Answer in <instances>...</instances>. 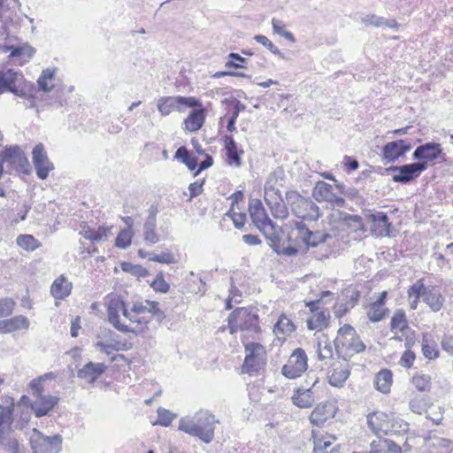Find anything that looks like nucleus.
I'll return each instance as SVG.
<instances>
[{
	"label": "nucleus",
	"mask_w": 453,
	"mask_h": 453,
	"mask_svg": "<svg viewBox=\"0 0 453 453\" xmlns=\"http://www.w3.org/2000/svg\"><path fill=\"white\" fill-rule=\"evenodd\" d=\"M219 420L208 411L201 410L193 417L181 418L179 430L199 438L204 443H210L214 439L215 425Z\"/></svg>",
	"instance_id": "nucleus-1"
},
{
	"label": "nucleus",
	"mask_w": 453,
	"mask_h": 453,
	"mask_svg": "<svg viewBox=\"0 0 453 453\" xmlns=\"http://www.w3.org/2000/svg\"><path fill=\"white\" fill-rule=\"evenodd\" d=\"M229 333L246 331L251 334L260 332L259 317L252 309L241 307L235 309L227 319Z\"/></svg>",
	"instance_id": "nucleus-2"
},
{
	"label": "nucleus",
	"mask_w": 453,
	"mask_h": 453,
	"mask_svg": "<svg viewBox=\"0 0 453 453\" xmlns=\"http://www.w3.org/2000/svg\"><path fill=\"white\" fill-rule=\"evenodd\" d=\"M286 200L292 213L299 219L316 221L320 217L319 206L311 199L301 196L297 191L286 192Z\"/></svg>",
	"instance_id": "nucleus-3"
},
{
	"label": "nucleus",
	"mask_w": 453,
	"mask_h": 453,
	"mask_svg": "<svg viewBox=\"0 0 453 453\" xmlns=\"http://www.w3.org/2000/svg\"><path fill=\"white\" fill-rule=\"evenodd\" d=\"M367 425L376 434H393L408 429L407 423L395 421L391 415L381 411L368 414Z\"/></svg>",
	"instance_id": "nucleus-4"
},
{
	"label": "nucleus",
	"mask_w": 453,
	"mask_h": 453,
	"mask_svg": "<svg viewBox=\"0 0 453 453\" xmlns=\"http://www.w3.org/2000/svg\"><path fill=\"white\" fill-rule=\"evenodd\" d=\"M0 159L4 166L5 173L13 172L28 173L30 165L23 150L18 146H9L0 152Z\"/></svg>",
	"instance_id": "nucleus-5"
},
{
	"label": "nucleus",
	"mask_w": 453,
	"mask_h": 453,
	"mask_svg": "<svg viewBox=\"0 0 453 453\" xmlns=\"http://www.w3.org/2000/svg\"><path fill=\"white\" fill-rule=\"evenodd\" d=\"M334 343L336 350H346L350 355L363 352L365 349V343L354 327L349 325H344L338 330V335Z\"/></svg>",
	"instance_id": "nucleus-6"
},
{
	"label": "nucleus",
	"mask_w": 453,
	"mask_h": 453,
	"mask_svg": "<svg viewBox=\"0 0 453 453\" xmlns=\"http://www.w3.org/2000/svg\"><path fill=\"white\" fill-rule=\"evenodd\" d=\"M275 180L274 175H271L267 179L265 184V201L274 218L285 219L288 216V210L280 191L274 187L273 181Z\"/></svg>",
	"instance_id": "nucleus-7"
},
{
	"label": "nucleus",
	"mask_w": 453,
	"mask_h": 453,
	"mask_svg": "<svg viewBox=\"0 0 453 453\" xmlns=\"http://www.w3.org/2000/svg\"><path fill=\"white\" fill-rule=\"evenodd\" d=\"M198 99L192 96H161L157 99V107L162 116L169 115L173 111H184L187 108L200 106Z\"/></svg>",
	"instance_id": "nucleus-8"
},
{
	"label": "nucleus",
	"mask_w": 453,
	"mask_h": 453,
	"mask_svg": "<svg viewBox=\"0 0 453 453\" xmlns=\"http://www.w3.org/2000/svg\"><path fill=\"white\" fill-rule=\"evenodd\" d=\"M29 443L33 453H58L61 450L62 437L59 434L46 436L34 428Z\"/></svg>",
	"instance_id": "nucleus-9"
},
{
	"label": "nucleus",
	"mask_w": 453,
	"mask_h": 453,
	"mask_svg": "<svg viewBox=\"0 0 453 453\" xmlns=\"http://www.w3.org/2000/svg\"><path fill=\"white\" fill-rule=\"evenodd\" d=\"M245 359L242 369L247 373L258 372L266 361V351L265 347L257 342H248L245 344Z\"/></svg>",
	"instance_id": "nucleus-10"
},
{
	"label": "nucleus",
	"mask_w": 453,
	"mask_h": 453,
	"mask_svg": "<svg viewBox=\"0 0 453 453\" xmlns=\"http://www.w3.org/2000/svg\"><path fill=\"white\" fill-rule=\"evenodd\" d=\"M307 355L301 349H296L289 357L287 364L283 365L281 372L288 379H296L300 377L307 370Z\"/></svg>",
	"instance_id": "nucleus-11"
},
{
	"label": "nucleus",
	"mask_w": 453,
	"mask_h": 453,
	"mask_svg": "<svg viewBox=\"0 0 453 453\" xmlns=\"http://www.w3.org/2000/svg\"><path fill=\"white\" fill-rule=\"evenodd\" d=\"M32 160L36 175L41 180H45L50 172L54 169V165L50 161L42 143L36 144L33 149Z\"/></svg>",
	"instance_id": "nucleus-12"
},
{
	"label": "nucleus",
	"mask_w": 453,
	"mask_h": 453,
	"mask_svg": "<svg viewBox=\"0 0 453 453\" xmlns=\"http://www.w3.org/2000/svg\"><path fill=\"white\" fill-rule=\"evenodd\" d=\"M301 226L302 221H294L290 223L291 230L288 233L287 242H280V250L277 254H283L285 256H295L299 252V248L303 244L301 241Z\"/></svg>",
	"instance_id": "nucleus-13"
},
{
	"label": "nucleus",
	"mask_w": 453,
	"mask_h": 453,
	"mask_svg": "<svg viewBox=\"0 0 453 453\" xmlns=\"http://www.w3.org/2000/svg\"><path fill=\"white\" fill-rule=\"evenodd\" d=\"M445 153L442 151L441 145L438 142H429L418 146L412 158L417 161L426 160V162H434L435 160L445 159Z\"/></svg>",
	"instance_id": "nucleus-14"
},
{
	"label": "nucleus",
	"mask_w": 453,
	"mask_h": 453,
	"mask_svg": "<svg viewBox=\"0 0 453 453\" xmlns=\"http://www.w3.org/2000/svg\"><path fill=\"white\" fill-rule=\"evenodd\" d=\"M127 311V304L120 296H114L110 300L107 308L108 319L118 331L128 330L127 325L121 323L119 320V313L121 312L122 315L125 316Z\"/></svg>",
	"instance_id": "nucleus-15"
},
{
	"label": "nucleus",
	"mask_w": 453,
	"mask_h": 453,
	"mask_svg": "<svg viewBox=\"0 0 453 453\" xmlns=\"http://www.w3.org/2000/svg\"><path fill=\"white\" fill-rule=\"evenodd\" d=\"M411 143L406 140L389 142L382 148V157L386 163H395L411 150Z\"/></svg>",
	"instance_id": "nucleus-16"
},
{
	"label": "nucleus",
	"mask_w": 453,
	"mask_h": 453,
	"mask_svg": "<svg viewBox=\"0 0 453 453\" xmlns=\"http://www.w3.org/2000/svg\"><path fill=\"white\" fill-rule=\"evenodd\" d=\"M312 196L318 202H329L336 205H342L344 203V200L333 192L332 185L323 180L316 183Z\"/></svg>",
	"instance_id": "nucleus-17"
},
{
	"label": "nucleus",
	"mask_w": 453,
	"mask_h": 453,
	"mask_svg": "<svg viewBox=\"0 0 453 453\" xmlns=\"http://www.w3.org/2000/svg\"><path fill=\"white\" fill-rule=\"evenodd\" d=\"M367 219L372 223V231L377 236H389L391 222L388 215L383 211H375L367 215Z\"/></svg>",
	"instance_id": "nucleus-18"
},
{
	"label": "nucleus",
	"mask_w": 453,
	"mask_h": 453,
	"mask_svg": "<svg viewBox=\"0 0 453 453\" xmlns=\"http://www.w3.org/2000/svg\"><path fill=\"white\" fill-rule=\"evenodd\" d=\"M22 447V443L12 428L10 430L0 429L1 450L6 453H21Z\"/></svg>",
	"instance_id": "nucleus-19"
},
{
	"label": "nucleus",
	"mask_w": 453,
	"mask_h": 453,
	"mask_svg": "<svg viewBox=\"0 0 453 453\" xmlns=\"http://www.w3.org/2000/svg\"><path fill=\"white\" fill-rule=\"evenodd\" d=\"M59 398L50 395H40L36 396L31 403V409L34 411L36 418L48 415L58 403Z\"/></svg>",
	"instance_id": "nucleus-20"
},
{
	"label": "nucleus",
	"mask_w": 453,
	"mask_h": 453,
	"mask_svg": "<svg viewBox=\"0 0 453 453\" xmlns=\"http://www.w3.org/2000/svg\"><path fill=\"white\" fill-rule=\"evenodd\" d=\"M300 229L301 241L303 245H304L307 249L310 247H317L320 243L325 242L328 238H331L329 234L319 230H310L303 221Z\"/></svg>",
	"instance_id": "nucleus-21"
},
{
	"label": "nucleus",
	"mask_w": 453,
	"mask_h": 453,
	"mask_svg": "<svg viewBox=\"0 0 453 453\" xmlns=\"http://www.w3.org/2000/svg\"><path fill=\"white\" fill-rule=\"evenodd\" d=\"M106 370L104 363L88 362L77 372V377L93 384Z\"/></svg>",
	"instance_id": "nucleus-22"
},
{
	"label": "nucleus",
	"mask_w": 453,
	"mask_h": 453,
	"mask_svg": "<svg viewBox=\"0 0 453 453\" xmlns=\"http://www.w3.org/2000/svg\"><path fill=\"white\" fill-rule=\"evenodd\" d=\"M258 230L265 235V239L269 242L270 247L276 253H278V250H280L281 242V227H280L276 223H274L272 220L267 221V224L262 226V227L259 228Z\"/></svg>",
	"instance_id": "nucleus-23"
},
{
	"label": "nucleus",
	"mask_w": 453,
	"mask_h": 453,
	"mask_svg": "<svg viewBox=\"0 0 453 453\" xmlns=\"http://www.w3.org/2000/svg\"><path fill=\"white\" fill-rule=\"evenodd\" d=\"M388 173H394L392 180L402 184H407L417 179L411 164H405L400 166L392 165L386 168Z\"/></svg>",
	"instance_id": "nucleus-24"
},
{
	"label": "nucleus",
	"mask_w": 453,
	"mask_h": 453,
	"mask_svg": "<svg viewBox=\"0 0 453 453\" xmlns=\"http://www.w3.org/2000/svg\"><path fill=\"white\" fill-rule=\"evenodd\" d=\"M426 453H451L453 441L449 439L430 436L426 440Z\"/></svg>",
	"instance_id": "nucleus-25"
},
{
	"label": "nucleus",
	"mask_w": 453,
	"mask_h": 453,
	"mask_svg": "<svg viewBox=\"0 0 453 453\" xmlns=\"http://www.w3.org/2000/svg\"><path fill=\"white\" fill-rule=\"evenodd\" d=\"M249 211L252 222L257 229L267 224V221H272L260 200H252L249 205Z\"/></svg>",
	"instance_id": "nucleus-26"
},
{
	"label": "nucleus",
	"mask_w": 453,
	"mask_h": 453,
	"mask_svg": "<svg viewBox=\"0 0 453 453\" xmlns=\"http://www.w3.org/2000/svg\"><path fill=\"white\" fill-rule=\"evenodd\" d=\"M28 327L29 320L27 317L22 315L0 320V334L11 333L19 329H27Z\"/></svg>",
	"instance_id": "nucleus-27"
},
{
	"label": "nucleus",
	"mask_w": 453,
	"mask_h": 453,
	"mask_svg": "<svg viewBox=\"0 0 453 453\" xmlns=\"http://www.w3.org/2000/svg\"><path fill=\"white\" fill-rule=\"evenodd\" d=\"M204 119V111L201 104L200 106L193 108L187 119L184 120L185 129L190 132H196L203 127Z\"/></svg>",
	"instance_id": "nucleus-28"
},
{
	"label": "nucleus",
	"mask_w": 453,
	"mask_h": 453,
	"mask_svg": "<svg viewBox=\"0 0 453 453\" xmlns=\"http://www.w3.org/2000/svg\"><path fill=\"white\" fill-rule=\"evenodd\" d=\"M127 319L130 321L131 324H134V326H129L127 325V331H120L121 333H133L135 335L142 334L145 327H147L148 323L150 322V319H147L144 316H140L138 313L134 312L132 310L127 311V314L124 316Z\"/></svg>",
	"instance_id": "nucleus-29"
},
{
	"label": "nucleus",
	"mask_w": 453,
	"mask_h": 453,
	"mask_svg": "<svg viewBox=\"0 0 453 453\" xmlns=\"http://www.w3.org/2000/svg\"><path fill=\"white\" fill-rule=\"evenodd\" d=\"M422 301L429 306L432 311L437 312L442 308L445 298L434 287L428 286Z\"/></svg>",
	"instance_id": "nucleus-30"
},
{
	"label": "nucleus",
	"mask_w": 453,
	"mask_h": 453,
	"mask_svg": "<svg viewBox=\"0 0 453 453\" xmlns=\"http://www.w3.org/2000/svg\"><path fill=\"white\" fill-rule=\"evenodd\" d=\"M224 142L228 164L240 167L242 165L241 155L243 154V150L238 149L233 136L226 135Z\"/></svg>",
	"instance_id": "nucleus-31"
},
{
	"label": "nucleus",
	"mask_w": 453,
	"mask_h": 453,
	"mask_svg": "<svg viewBox=\"0 0 453 453\" xmlns=\"http://www.w3.org/2000/svg\"><path fill=\"white\" fill-rule=\"evenodd\" d=\"M72 288V283L61 275L53 281L50 293L56 299L63 300L71 294Z\"/></svg>",
	"instance_id": "nucleus-32"
},
{
	"label": "nucleus",
	"mask_w": 453,
	"mask_h": 453,
	"mask_svg": "<svg viewBox=\"0 0 453 453\" xmlns=\"http://www.w3.org/2000/svg\"><path fill=\"white\" fill-rule=\"evenodd\" d=\"M292 402L299 408L312 406L314 398L311 388H296L292 395Z\"/></svg>",
	"instance_id": "nucleus-33"
},
{
	"label": "nucleus",
	"mask_w": 453,
	"mask_h": 453,
	"mask_svg": "<svg viewBox=\"0 0 453 453\" xmlns=\"http://www.w3.org/2000/svg\"><path fill=\"white\" fill-rule=\"evenodd\" d=\"M333 417L331 411L327 410V405L319 403L311 413L309 419L311 424L317 426H322L328 418Z\"/></svg>",
	"instance_id": "nucleus-34"
},
{
	"label": "nucleus",
	"mask_w": 453,
	"mask_h": 453,
	"mask_svg": "<svg viewBox=\"0 0 453 453\" xmlns=\"http://www.w3.org/2000/svg\"><path fill=\"white\" fill-rule=\"evenodd\" d=\"M57 68L44 69L37 80L39 89L43 92H50L54 88L53 81L55 79Z\"/></svg>",
	"instance_id": "nucleus-35"
},
{
	"label": "nucleus",
	"mask_w": 453,
	"mask_h": 453,
	"mask_svg": "<svg viewBox=\"0 0 453 453\" xmlns=\"http://www.w3.org/2000/svg\"><path fill=\"white\" fill-rule=\"evenodd\" d=\"M22 77L21 73L12 69L0 71V95L6 92L12 83H16Z\"/></svg>",
	"instance_id": "nucleus-36"
},
{
	"label": "nucleus",
	"mask_w": 453,
	"mask_h": 453,
	"mask_svg": "<svg viewBox=\"0 0 453 453\" xmlns=\"http://www.w3.org/2000/svg\"><path fill=\"white\" fill-rule=\"evenodd\" d=\"M391 384L392 372L390 370L383 369L376 374L374 379V386L379 391L382 393H388L390 389Z\"/></svg>",
	"instance_id": "nucleus-37"
},
{
	"label": "nucleus",
	"mask_w": 453,
	"mask_h": 453,
	"mask_svg": "<svg viewBox=\"0 0 453 453\" xmlns=\"http://www.w3.org/2000/svg\"><path fill=\"white\" fill-rule=\"evenodd\" d=\"M157 220H145L142 227L143 240L149 245H153L160 241L159 235L156 232Z\"/></svg>",
	"instance_id": "nucleus-38"
},
{
	"label": "nucleus",
	"mask_w": 453,
	"mask_h": 453,
	"mask_svg": "<svg viewBox=\"0 0 453 453\" xmlns=\"http://www.w3.org/2000/svg\"><path fill=\"white\" fill-rule=\"evenodd\" d=\"M329 313L326 311L314 313L308 320L307 326L309 330L320 331L327 326Z\"/></svg>",
	"instance_id": "nucleus-39"
},
{
	"label": "nucleus",
	"mask_w": 453,
	"mask_h": 453,
	"mask_svg": "<svg viewBox=\"0 0 453 453\" xmlns=\"http://www.w3.org/2000/svg\"><path fill=\"white\" fill-rule=\"evenodd\" d=\"M350 374L349 369L344 367H335L331 371V373L328 375L329 383L334 387H342L344 382L347 380Z\"/></svg>",
	"instance_id": "nucleus-40"
},
{
	"label": "nucleus",
	"mask_w": 453,
	"mask_h": 453,
	"mask_svg": "<svg viewBox=\"0 0 453 453\" xmlns=\"http://www.w3.org/2000/svg\"><path fill=\"white\" fill-rule=\"evenodd\" d=\"M174 157L186 165L190 171L196 170L198 166L197 158L192 157L185 146H181L176 150Z\"/></svg>",
	"instance_id": "nucleus-41"
},
{
	"label": "nucleus",
	"mask_w": 453,
	"mask_h": 453,
	"mask_svg": "<svg viewBox=\"0 0 453 453\" xmlns=\"http://www.w3.org/2000/svg\"><path fill=\"white\" fill-rule=\"evenodd\" d=\"M296 331V326L290 319L286 315L282 314L277 323L273 326V332L276 335L280 334H290Z\"/></svg>",
	"instance_id": "nucleus-42"
},
{
	"label": "nucleus",
	"mask_w": 453,
	"mask_h": 453,
	"mask_svg": "<svg viewBox=\"0 0 453 453\" xmlns=\"http://www.w3.org/2000/svg\"><path fill=\"white\" fill-rule=\"evenodd\" d=\"M313 441V452L314 453H325L327 452L328 448L332 445L333 441L336 440L334 435H327L326 437L318 438L315 435V432L312 431Z\"/></svg>",
	"instance_id": "nucleus-43"
},
{
	"label": "nucleus",
	"mask_w": 453,
	"mask_h": 453,
	"mask_svg": "<svg viewBox=\"0 0 453 453\" xmlns=\"http://www.w3.org/2000/svg\"><path fill=\"white\" fill-rule=\"evenodd\" d=\"M342 222L352 231L365 232V228L363 224L362 217L359 215H351L343 213L341 217Z\"/></svg>",
	"instance_id": "nucleus-44"
},
{
	"label": "nucleus",
	"mask_w": 453,
	"mask_h": 453,
	"mask_svg": "<svg viewBox=\"0 0 453 453\" xmlns=\"http://www.w3.org/2000/svg\"><path fill=\"white\" fill-rule=\"evenodd\" d=\"M13 424V409L0 404V429L10 430Z\"/></svg>",
	"instance_id": "nucleus-45"
},
{
	"label": "nucleus",
	"mask_w": 453,
	"mask_h": 453,
	"mask_svg": "<svg viewBox=\"0 0 453 453\" xmlns=\"http://www.w3.org/2000/svg\"><path fill=\"white\" fill-rule=\"evenodd\" d=\"M391 331L399 330L403 332L408 328V321L403 310H396L390 321Z\"/></svg>",
	"instance_id": "nucleus-46"
},
{
	"label": "nucleus",
	"mask_w": 453,
	"mask_h": 453,
	"mask_svg": "<svg viewBox=\"0 0 453 453\" xmlns=\"http://www.w3.org/2000/svg\"><path fill=\"white\" fill-rule=\"evenodd\" d=\"M16 242L18 246L27 251H34L40 246V242L31 234H19Z\"/></svg>",
	"instance_id": "nucleus-47"
},
{
	"label": "nucleus",
	"mask_w": 453,
	"mask_h": 453,
	"mask_svg": "<svg viewBox=\"0 0 453 453\" xmlns=\"http://www.w3.org/2000/svg\"><path fill=\"white\" fill-rule=\"evenodd\" d=\"M388 311V310L387 308L372 303L369 305L367 317L372 322H379L385 318Z\"/></svg>",
	"instance_id": "nucleus-48"
},
{
	"label": "nucleus",
	"mask_w": 453,
	"mask_h": 453,
	"mask_svg": "<svg viewBox=\"0 0 453 453\" xmlns=\"http://www.w3.org/2000/svg\"><path fill=\"white\" fill-rule=\"evenodd\" d=\"M415 388L419 392H426L431 388V377L427 374H415L411 380Z\"/></svg>",
	"instance_id": "nucleus-49"
},
{
	"label": "nucleus",
	"mask_w": 453,
	"mask_h": 453,
	"mask_svg": "<svg viewBox=\"0 0 453 453\" xmlns=\"http://www.w3.org/2000/svg\"><path fill=\"white\" fill-rule=\"evenodd\" d=\"M85 239L90 240L93 242L101 241L104 236L107 235V229L105 227H99L95 230L90 227L83 228V230L80 233Z\"/></svg>",
	"instance_id": "nucleus-50"
},
{
	"label": "nucleus",
	"mask_w": 453,
	"mask_h": 453,
	"mask_svg": "<svg viewBox=\"0 0 453 453\" xmlns=\"http://www.w3.org/2000/svg\"><path fill=\"white\" fill-rule=\"evenodd\" d=\"M272 26H273V31L274 34H277L282 37H284L286 40L295 42L296 38L294 35L285 29V25L283 21L277 19L273 18L272 19Z\"/></svg>",
	"instance_id": "nucleus-51"
},
{
	"label": "nucleus",
	"mask_w": 453,
	"mask_h": 453,
	"mask_svg": "<svg viewBox=\"0 0 453 453\" xmlns=\"http://www.w3.org/2000/svg\"><path fill=\"white\" fill-rule=\"evenodd\" d=\"M133 236V230L122 229L116 237L115 245L120 249H127L130 246Z\"/></svg>",
	"instance_id": "nucleus-52"
},
{
	"label": "nucleus",
	"mask_w": 453,
	"mask_h": 453,
	"mask_svg": "<svg viewBox=\"0 0 453 453\" xmlns=\"http://www.w3.org/2000/svg\"><path fill=\"white\" fill-rule=\"evenodd\" d=\"M409 406L411 411L421 414L426 408V399L419 395L411 396Z\"/></svg>",
	"instance_id": "nucleus-53"
},
{
	"label": "nucleus",
	"mask_w": 453,
	"mask_h": 453,
	"mask_svg": "<svg viewBox=\"0 0 453 453\" xmlns=\"http://www.w3.org/2000/svg\"><path fill=\"white\" fill-rule=\"evenodd\" d=\"M422 352L426 358L429 360L435 359L439 356V351L434 342H429L426 336L422 339Z\"/></svg>",
	"instance_id": "nucleus-54"
},
{
	"label": "nucleus",
	"mask_w": 453,
	"mask_h": 453,
	"mask_svg": "<svg viewBox=\"0 0 453 453\" xmlns=\"http://www.w3.org/2000/svg\"><path fill=\"white\" fill-rule=\"evenodd\" d=\"M8 50H11V58L27 56L28 58H30L35 53V50L27 44L23 46H10L8 47Z\"/></svg>",
	"instance_id": "nucleus-55"
},
{
	"label": "nucleus",
	"mask_w": 453,
	"mask_h": 453,
	"mask_svg": "<svg viewBox=\"0 0 453 453\" xmlns=\"http://www.w3.org/2000/svg\"><path fill=\"white\" fill-rule=\"evenodd\" d=\"M333 355V347L328 341L318 342V357L319 360L331 359Z\"/></svg>",
	"instance_id": "nucleus-56"
},
{
	"label": "nucleus",
	"mask_w": 453,
	"mask_h": 453,
	"mask_svg": "<svg viewBox=\"0 0 453 453\" xmlns=\"http://www.w3.org/2000/svg\"><path fill=\"white\" fill-rule=\"evenodd\" d=\"M427 287L425 286L423 279L417 280L408 289V296L411 298H422L424 297L425 292Z\"/></svg>",
	"instance_id": "nucleus-57"
},
{
	"label": "nucleus",
	"mask_w": 453,
	"mask_h": 453,
	"mask_svg": "<svg viewBox=\"0 0 453 453\" xmlns=\"http://www.w3.org/2000/svg\"><path fill=\"white\" fill-rule=\"evenodd\" d=\"M121 269L124 272L129 273L134 276L145 277L148 275V271L144 267L139 265H134L129 262H123L121 264Z\"/></svg>",
	"instance_id": "nucleus-58"
},
{
	"label": "nucleus",
	"mask_w": 453,
	"mask_h": 453,
	"mask_svg": "<svg viewBox=\"0 0 453 453\" xmlns=\"http://www.w3.org/2000/svg\"><path fill=\"white\" fill-rule=\"evenodd\" d=\"M176 415L172 413L170 411L164 408H159L157 410V420L155 424L163 426H168L171 425Z\"/></svg>",
	"instance_id": "nucleus-59"
},
{
	"label": "nucleus",
	"mask_w": 453,
	"mask_h": 453,
	"mask_svg": "<svg viewBox=\"0 0 453 453\" xmlns=\"http://www.w3.org/2000/svg\"><path fill=\"white\" fill-rule=\"evenodd\" d=\"M148 259L150 261H154V262L167 264V265L176 263L174 256L170 252H165V253H162L159 255H157L155 253H148Z\"/></svg>",
	"instance_id": "nucleus-60"
},
{
	"label": "nucleus",
	"mask_w": 453,
	"mask_h": 453,
	"mask_svg": "<svg viewBox=\"0 0 453 453\" xmlns=\"http://www.w3.org/2000/svg\"><path fill=\"white\" fill-rule=\"evenodd\" d=\"M150 286L156 292L160 293H166L170 288V285L165 280L161 273L156 276Z\"/></svg>",
	"instance_id": "nucleus-61"
},
{
	"label": "nucleus",
	"mask_w": 453,
	"mask_h": 453,
	"mask_svg": "<svg viewBox=\"0 0 453 453\" xmlns=\"http://www.w3.org/2000/svg\"><path fill=\"white\" fill-rule=\"evenodd\" d=\"M254 40L266 47L274 55L281 56L280 50L266 36L263 35H255Z\"/></svg>",
	"instance_id": "nucleus-62"
},
{
	"label": "nucleus",
	"mask_w": 453,
	"mask_h": 453,
	"mask_svg": "<svg viewBox=\"0 0 453 453\" xmlns=\"http://www.w3.org/2000/svg\"><path fill=\"white\" fill-rule=\"evenodd\" d=\"M342 296L346 299L345 303H347L349 307L353 308L358 302L360 293L356 289L348 288L345 289V291L342 293Z\"/></svg>",
	"instance_id": "nucleus-63"
},
{
	"label": "nucleus",
	"mask_w": 453,
	"mask_h": 453,
	"mask_svg": "<svg viewBox=\"0 0 453 453\" xmlns=\"http://www.w3.org/2000/svg\"><path fill=\"white\" fill-rule=\"evenodd\" d=\"M15 302L12 298L0 300V317H7L13 311Z\"/></svg>",
	"instance_id": "nucleus-64"
}]
</instances>
